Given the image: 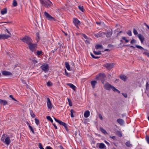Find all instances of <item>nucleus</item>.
<instances>
[{
  "mask_svg": "<svg viewBox=\"0 0 149 149\" xmlns=\"http://www.w3.org/2000/svg\"><path fill=\"white\" fill-rule=\"evenodd\" d=\"M78 8L79 9L81 10L82 12H84V8L83 6H78Z\"/></svg>",
  "mask_w": 149,
  "mask_h": 149,
  "instance_id": "32",
  "label": "nucleus"
},
{
  "mask_svg": "<svg viewBox=\"0 0 149 149\" xmlns=\"http://www.w3.org/2000/svg\"><path fill=\"white\" fill-rule=\"evenodd\" d=\"M2 74L4 76H8L10 75H12V74L10 72L7 71L6 70L3 71L2 72Z\"/></svg>",
  "mask_w": 149,
  "mask_h": 149,
  "instance_id": "13",
  "label": "nucleus"
},
{
  "mask_svg": "<svg viewBox=\"0 0 149 149\" xmlns=\"http://www.w3.org/2000/svg\"><path fill=\"white\" fill-rule=\"evenodd\" d=\"M46 118L47 119L50 121L52 123H53V120L50 116H47Z\"/></svg>",
  "mask_w": 149,
  "mask_h": 149,
  "instance_id": "33",
  "label": "nucleus"
},
{
  "mask_svg": "<svg viewBox=\"0 0 149 149\" xmlns=\"http://www.w3.org/2000/svg\"><path fill=\"white\" fill-rule=\"evenodd\" d=\"M125 145L128 147H130L132 146V144H130V141H129L126 142L125 143Z\"/></svg>",
  "mask_w": 149,
  "mask_h": 149,
  "instance_id": "29",
  "label": "nucleus"
},
{
  "mask_svg": "<svg viewBox=\"0 0 149 149\" xmlns=\"http://www.w3.org/2000/svg\"><path fill=\"white\" fill-rule=\"evenodd\" d=\"M105 146V145L103 143H100L99 146V148L100 149H103Z\"/></svg>",
  "mask_w": 149,
  "mask_h": 149,
  "instance_id": "24",
  "label": "nucleus"
},
{
  "mask_svg": "<svg viewBox=\"0 0 149 149\" xmlns=\"http://www.w3.org/2000/svg\"><path fill=\"white\" fill-rule=\"evenodd\" d=\"M96 79L97 80L100 79V77L99 75L98 76L96 77Z\"/></svg>",
  "mask_w": 149,
  "mask_h": 149,
  "instance_id": "60",
  "label": "nucleus"
},
{
  "mask_svg": "<svg viewBox=\"0 0 149 149\" xmlns=\"http://www.w3.org/2000/svg\"><path fill=\"white\" fill-rule=\"evenodd\" d=\"M9 97L11 98V99H12V100H15V101H17L16 100L15 98H14L13 97V96L12 95H10L9 96Z\"/></svg>",
  "mask_w": 149,
  "mask_h": 149,
  "instance_id": "51",
  "label": "nucleus"
},
{
  "mask_svg": "<svg viewBox=\"0 0 149 149\" xmlns=\"http://www.w3.org/2000/svg\"><path fill=\"white\" fill-rule=\"evenodd\" d=\"M104 86V89L107 90H110L111 89L114 92H116L118 93H120V91L118 90L108 82L106 83Z\"/></svg>",
  "mask_w": 149,
  "mask_h": 149,
  "instance_id": "1",
  "label": "nucleus"
},
{
  "mask_svg": "<svg viewBox=\"0 0 149 149\" xmlns=\"http://www.w3.org/2000/svg\"><path fill=\"white\" fill-rule=\"evenodd\" d=\"M42 53V51H37V54L38 55H40Z\"/></svg>",
  "mask_w": 149,
  "mask_h": 149,
  "instance_id": "48",
  "label": "nucleus"
},
{
  "mask_svg": "<svg viewBox=\"0 0 149 149\" xmlns=\"http://www.w3.org/2000/svg\"><path fill=\"white\" fill-rule=\"evenodd\" d=\"M149 86V84L148 82H147L146 84V89H148V87Z\"/></svg>",
  "mask_w": 149,
  "mask_h": 149,
  "instance_id": "58",
  "label": "nucleus"
},
{
  "mask_svg": "<svg viewBox=\"0 0 149 149\" xmlns=\"http://www.w3.org/2000/svg\"><path fill=\"white\" fill-rule=\"evenodd\" d=\"M47 104L48 108L51 109L52 108V104L49 98H47Z\"/></svg>",
  "mask_w": 149,
  "mask_h": 149,
  "instance_id": "11",
  "label": "nucleus"
},
{
  "mask_svg": "<svg viewBox=\"0 0 149 149\" xmlns=\"http://www.w3.org/2000/svg\"><path fill=\"white\" fill-rule=\"evenodd\" d=\"M46 149H52L50 146H47L46 147Z\"/></svg>",
  "mask_w": 149,
  "mask_h": 149,
  "instance_id": "63",
  "label": "nucleus"
},
{
  "mask_svg": "<svg viewBox=\"0 0 149 149\" xmlns=\"http://www.w3.org/2000/svg\"><path fill=\"white\" fill-rule=\"evenodd\" d=\"M29 128L31 130V131L34 134L35 133L34 130L33 129V128L30 125H29Z\"/></svg>",
  "mask_w": 149,
  "mask_h": 149,
  "instance_id": "39",
  "label": "nucleus"
},
{
  "mask_svg": "<svg viewBox=\"0 0 149 149\" xmlns=\"http://www.w3.org/2000/svg\"><path fill=\"white\" fill-rule=\"evenodd\" d=\"M138 36L139 39L140 40L141 43H142L144 40V38L141 34H139L138 35Z\"/></svg>",
  "mask_w": 149,
  "mask_h": 149,
  "instance_id": "15",
  "label": "nucleus"
},
{
  "mask_svg": "<svg viewBox=\"0 0 149 149\" xmlns=\"http://www.w3.org/2000/svg\"><path fill=\"white\" fill-rule=\"evenodd\" d=\"M4 142L5 143L6 145H8L10 143V138L9 137L6 138Z\"/></svg>",
  "mask_w": 149,
  "mask_h": 149,
  "instance_id": "14",
  "label": "nucleus"
},
{
  "mask_svg": "<svg viewBox=\"0 0 149 149\" xmlns=\"http://www.w3.org/2000/svg\"><path fill=\"white\" fill-rule=\"evenodd\" d=\"M93 52L95 55H100V54H101L100 51H99V52H97L95 51Z\"/></svg>",
  "mask_w": 149,
  "mask_h": 149,
  "instance_id": "36",
  "label": "nucleus"
},
{
  "mask_svg": "<svg viewBox=\"0 0 149 149\" xmlns=\"http://www.w3.org/2000/svg\"><path fill=\"white\" fill-rule=\"evenodd\" d=\"M112 34V33L111 31L109 32H108L107 33H106L105 35L107 38H109L111 36Z\"/></svg>",
  "mask_w": 149,
  "mask_h": 149,
  "instance_id": "22",
  "label": "nucleus"
},
{
  "mask_svg": "<svg viewBox=\"0 0 149 149\" xmlns=\"http://www.w3.org/2000/svg\"><path fill=\"white\" fill-rule=\"evenodd\" d=\"M146 138L147 142L149 144V136H146Z\"/></svg>",
  "mask_w": 149,
  "mask_h": 149,
  "instance_id": "52",
  "label": "nucleus"
},
{
  "mask_svg": "<svg viewBox=\"0 0 149 149\" xmlns=\"http://www.w3.org/2000/svg\"><path fill=\"white\" fill-rule=\"evenodd\" d=\"M68 101L69 102V104L70 106H72V102H71V101L70 100V99L69 98H68Z\"/></svg>",
  "mask_w": 149,
  "mask_h": 149,
  "instance_id": "42",
  "label": "nucleus"
},
{
  "mask_svg": "<svg viewBox=\"0 0 149 149\" xmlns=\"http://www.w3.org/2000/svg\"><path fill=\"white\" fill-rule=\"evenodd\" d=\"M104 142H105V143L107 144L108 146H109L110 144H109V142H108L107 141L105 140L104 141Z\"/></svg>",
  "mask_w": 149,
  "mask_h": 149,
  "instance_id": "64",
  "label": "nucleus"
},
{
  "mask_svg": "<svg viewBox=\"0 0 149 149\" xmlns=\"http://www.w3.org/2000/svg\"><path fill=\"white\" fill-rule=\"evenodd\" d=\"M41 4L45 7L48 8L50 7L52 4L49 0H40Z\"/></svg>",
  "mask_w": 149,
  "mask_h": 149,
  "instance_id": "3",
  "label": "nucleus"
},
{
  "mask_svg": "<svg viewBox=\"0 0 149 149\" xmlns=\"http://www.w3.org/2000/svg\"><path fill=\"white\" fill-rule=\"evenodd\" d=\"M97 83V81L95 80L92 81L91 82V84L92 87L94 88H95V85Z\"/></svg>",
  "mask_w": 149,
  "mask_h": 149,
  "instance_id": "20",
  "label": "nucleus"
},
{
  "mask_svg": "<svg viewBox=\"0 0 149 149\" xmlns=\"http://www.w3.org/2000/svg\"><path fill=\"white\" fill-rule=\"evenodd\" d=\"M127 33L130 36H132V32L130 30L128 31V32H127Z\"/></svg>",
  "mask_w": 149,
  "mask_h": 149,
  "instance_id": "44",
  "label": "nucleus"
},
{
  "mask_svg": "<svg viewBox=\"0 0 149 149\" xmlns=\"http://www.w3.org/2000/svg\"><path fill=\"white\" fill-rule=\"evenodd\" d=\"M135 46L136 47L140 49H144L142 47L139 45H136Z\"/></svg>",
  "mask_w": 149,
  "mask_h": 149,
  "instance_id": "41",
  "label": "nucleus"
},
{
  "mask_svg": "<svg viewBox=\"0 0 149 149\" xmlns=\"http://www.w3.org/2000/svg\"><path fill=\"white\" fill-rule=\"evenodd\" d=\"M30 115H31V116L32 118H34L36 116L35 114H34L33 111L31 110L30 111Z\"/></svg>",
  "mask_w": 149,
  "mask_h": 149,
  "instance_id": "35",
  "label": "nucleus"
},
{
  "mask_svg": "<svg viewBox=\"0 0 149 149\" xmlns=\"http://www.w3.org/2000/svg\"><path fill=\"white\" fill-rule=\"evenodd\" d=\"M67 84L74 90H75V89L76 88V87L73 84L71 83H67Z\"/></svg>",
  "mask_w": 149,
  "mask_h": 149,
  "instance_id": "19",
  "label": "nucleus"
},
{
  "mask_svg": "<svg viewBox=\"0 0 149 149\" xmlns=\"http://www.w3.org/2000/svg\"><path fill=\"white\" fill-rule=\"evenodd\" d=\"M20 39L23 42L26 43L28 45L32 41L31 38L30 37L27 36H25L23 38H20Z\"/></svg>",
  "mask_w": 149,
  "mask_h": 149,
  "instance_id": "4",
  "label": "nucleus"
},
{
  "mask_svg": "<svg viewBox=\"0 0 149 149\" xmlns=\"http://www.w3.org/2000/svg\"><path fill=\"white\" fill-rule=\"evenodd\" d=\"M117 121L120 125H123L124 123V121L122 119L120 118L117 119Z\"/></svg>",
  "mask_w": 149,
  "mask_h": 149,
  "instance_id": "16",
  "label": "nucleus"
},
{
  "mask_svg": "<svg viewBox=\"0 0 149 149\" xmlns=\"http://www.w3.org/2000/svg\"><path fill=\"white\" fill-rule=\"evenodd\" d=\"M37 45L36 44H33L31 42L29 45V47L30 49L32 52H34L37 47Z\"/></svg>",
  "mask_w": 149,
  "mask_h": 149,
  "instance_id": "5",
  "label": "nucleus"
},
{
  "mask_svg": "<svg viewBox=\"0 0 149 149\" xmlns=\"http://www.w3.org/2000/svg\"><path fill=\"white\" fill-rule=\"evenodd\" d=\"M82 36H83V37L85 39H88V38L87 36L84 34H82Z\"/></svg>",
  "mask_w": 149,
  "mask_h": 149,
  "instance_id": "55",
  "label": "nucleus"
},
{
  "mask_svg": "<svg viewBox=\"0 0 149 149\" xmlns=\"http://www.w3.org/2000/svg\"><path fill=\"white\" fill-rule=\"evenodd\" d=\"M44 14L46 18L49 20H54V18L52 16L50 15L47 13L46 11L44 12Z\"/></svg>",
  "mask_w": 149,
  "mask_h": 149,
  "instance_id": "8",
  "label": "nucleus"
},
{
  "mask_svg": "<svg viewBox=\"0 0 149 149\" xmlns=\"http://www.w3.org/2000/svg\"><path fill=\"white\" fill-rule=\"evenodd\" d=\"M117 134L118 136L120 137H121L122 136V135L120 131H118L117 132Z\"/></svg>",
  "mask_w": 149,
  "mask_h": 149,
  "instance_id": "37",
  "label": "nucleus"
},
{
  "mask_svg": "<svg viewBox=\"0 0 149 149\" xmlns=\"http://www.w3.org/2000/svg\"><path fill=\"white\" fill-rule=\"evenodd\" d=\"M41 68L42 70L45 72H47L49 70L48 65L47 64H44L41 66Z\"/></svg>",
  "mask_w": 149,
  "mask_h": 149,
  "instance_id": "6",
  "label": "nucleus"
},
{
  "mask_svg": "<svg viewBox=\"0 0 149 149\" xmlns=\"http://www.w3.org/2000/svg\"><path fill=\"white\" fill-rule=\"evenodd\" d=\"M5 138H6L5 136H4V135H3L1 138V140L4 142L5 141Z\"/></svg>",
  "mask_w": 149,
  "mask_h": 149,
  "instance_id": "47",
  "label": "nucleus"
},
{
  "mask_svg": "<svg viewBox=\"0 0 149 149\" xmlns=\"http://www.w3.org/2000/svg\"><path fill=\"white\" fill-rule=\"evenodd\" d=\"M103 48V46L101 45H97L95 46V48L96 49H98L99 48L102 49Z\"/></svg>",
  "mask_w": 149,
  "mask_h": 149,
  "instance_id": "26",
  "label": "nucleus"
},
{
  "mask_svg": "<svg viewBox=\"0 0 149 149\" xmlns=\"http://www.w3.org/2000/svg\"><path fill=\"white\" fill-rule=\"evenodd\" d=\"M104 66L107 69L110 70L113 68V64L110 63H107L104 65Z\"/></svg>",
  "mask_w": 149,
  "mask_h": 149,
  "instance_id": "7",
  "label": "nucleus"
},
{
  "mask_svg": "<svg viewBox=\"0 0 149 149\" xmlns=\"http://www.w3.org/2000/svg\"><path fill=\"white\" fill-rule=\"evenodd\" d=\"M100 130L104 134H107V132L103 128H100Z\"/></svg>",
  "mask_w": 149,
  "mask_h": 149,
  "instance_id": "28",
  "label": "nucleus"
},
{
  "mask_svg": "<svg viewBox=\"0 0 149 149\" xmlns=\"http://www.w3.org/2000/svg\"><path fill=\"white\" fill-rule=\"evenodd\" d=\"M120 78L124 81H125L127 79V77L125 75H121L120 76Z\"/></svg>",
  "mask_w": 149,
  "mask_h": 149,
  "instance_id": "23",
  "label": "nucleus"
},
{
  "mask_svg": "<svg viewBox=\"0 0 149 149\" xmlns=\"http://www.w3.org/2000/svg\"><path fill=\"white\" fill-rule=\"evenodd\" d=\"M36 40L38 42L40 38H39V34L38 33H36Z\"/></svg>",
  "mask_w": 149,
  "mask_h": 149,
  "instance_id": "30",
  "label": "nucleus"
},
{
  "mask_svg": "<svg viewBox=\"0 0 149 149\" xmlns=\"http://www.w3.org/2000/svg\"><path fill=\"white\" fill-rule=\"evenodd\" d=\"M13 5L14 7H16L17 5V3L15 0H13Z\"/></svg>",
  "mask_w": 149,
  "mask_h": 149,
  "instance_id": "34",
  "label": "nucleus"
},
{
  "mask_svg": "<svg viewBox=\"0 0 149 149\" xmlns=\"http://www.w3.org/2000/svg\"><path fill=\"white\" fill-rule=\"evenodd\" d=\"M143 54L146 55L147 56L149 57V53L147 52H143Z\"/></svg>",
  "mask_w": 149,
  "mask_h": 149,
  "instance_id": "49",
  "label": "nucleus"
},
{
  "mask_svg": "<svg viewBox=\"0 0 149 149\" xmlns=\"http://www.w3.org/2000/svg\"><path fill=\"white\" fill-rule=\"evenodd\" d=\"M73 22L76 26L78 28V25L80 23V22L77 19L74 18Z\"/></svg>",
  "mask_w": 149,
  "mask_h": 149,
  "instance_id": "12",
  "label": "nucleus"
},
{
  "mask_svg": "<svg viewBox=\"0 0 149 149\" xmlns=\"http://www.w3.org/2000/svg\"><path fill=\"white\" fill-rule=\"evenodd\" d=\"M7 102L6 100L0 99V103L2 105H5L7 104Z\"/></svg>",
  "mask_w": 149,
  "mask_h": 149,
  "instance_id": "17",
  "label": "nucleus"
},
{
  "mask_svg": "<svg viewBox=\"0 0 149 149\" xmlns=\"http://www.w3.org/2000/svg\"><path fill=\"white\" fill-rule=\"evenodd\" d=\"M32 61L35 64H36L38 63L37 61L34 59L32 60Z\"/></svg>",
  "mask_w": 149,
  "mask_h": 149,
  "instance_id": "57",
  "label": "nucleus"
},
{
  "mask_svg": "<svg viewBox=\"0 0 149 149\" xmlns=\"http://www.w3.org/2000/svg\"><path fill=\"white\" fill-rule=\"evenodd\" d=\"M41 4L45 7L48 8L50 7L52 4L49 0H40Z\"/></svg>",
  "mask_w": 149,
  "mask_h": 149,
  "instance_id": "2",
  "label": "nucleus"
},
{
  "mask_svg": "<svg viewBox=\"0 0 149 149\" xmlns=\"http://www.w3.org/2000/svg\"><path fill=\"white\" fill-rule=\"evenodd\" d=\"M122 95L124 96V97L125 98H127V94L126 93H122Z\"/></svg>",
  "mask_w": 149,
  "mask_h": 149,
  "instance_id": "53",
  "label": "nucleus"
},
{
  "mask_svg": "<svg viewBox=\"0 0 149 149\" xmlns=\"http://www.w3.org/2000/svg\"><path fill=\"white\" fill-rule=\"evenodd\" d=\"M99 117L100 118V119H101V120H102L103 119V118L102 115L100 114H99Z\"/></svg>",
  "mask_w": 149,
  "mask_h": 149,
  "instance_id": "54",
  "label": "nucleus"
},
{
  "mask_svg": "<svg viewBox=\"0 0 149 149\" xmlns=\"http://www.w3.org/2000/svg\"><path fill=\"white\" fill-rule=\"evenodd\" d=\"M5 31H6L8 33V35H10V36H11V34L7 29H6L5 30Z\"/></svg>",
  "mask_w": 149,
  "mask_h": 149,
  "instance_id": "59",
  "label": "nucleus"
},
{
  "mask_svg": "<svg viewBox=\"0 0 149 149\" xmlns=\"http://www.w3.org/2000/svg\"><path fill=\"white\" fill-rule=\"evenodd\" d=\"M70 116L71 117H73L74 116L73 113H74V111L73 109H71L70 111Z\"/></svg>",
  "mask_w": 149,
  "mask_h": 149,
  "instance_id": "31",
  "label": "nucleus"
},
{
  "mask_svg": "<svg viewBox=\"0 0 149 149\" xmlns=\"http://www.w3.org/2000/svg\"><path fill=\"white\" fill-rule=\"evenodd\" d=\"M90 116V111L88 110L86 111L84 113V116L85 118H88Z\"/></svg>",
  "mask_w": 149,
  "mask_h": 149,
  "instance_id": "18",
  "label": "nucleus"
},
{
  "mask_svg": "<svg viewBox=\"0 0 149 149\" xmlns=\"http://www.w3.org/2000/svg\"><path fill=\"white\" fill-rule=\"evenodd\" d=\"M63 126L65 127L66 130H67V124L65 123V124L63 125Z\"/></svg>",
  "mask_w": 149,
  "mask_h": 149,
  "instance_id": "56",
  "label": "nucleus"
},
{
  "mask_svg": "<svg viewBox=\"0 0 149 149\" xmlns=\"http://www.w3.org/2000/svg\"><path fill=\"white\" fill-rule=\"evenodd\" d=\"M35 120L36 124L37 125H38L39 123V120L37 118H36L35 119Z\"/></svg>",
  "mask_w": 149,
  "mask_h": 149,
  "instance_id": "38",
  "label": "nucleus"
},
{
  "mask_svg": "<svg viewBox=\"0 0 149 149\" xmlns=\"http://www.w3.org/2000/svg\"><path fill=\"white\" fill-rule=\"evenodd\" d=\"M11 36L10 35H7L5 34H0V39H7L8 38L10 37Z\"/></svg>",
  "mask_w": 149,
  "mask_h": 149,
  "instance_id": "10",
  "label": "nucleus"
},
{
  "mask_svg": "<svg viewBox=\"0 0 149 149\" xmlns=\"http://www.w3.org/2000/svg\"><path fill=\"white\" fill-rule=\"evenodd\" d=\"M7 9L6 8H5L2 10L1 11V13L2 15H4L7 13Z\"/></svg>",
  "mask_w": 149,
  "mask_h": 149,
  "instance_id": "25",
  "label": "nucleus"
},
{
  "mask_svg": "<svg viewBox=\"0 0 149 149\" xmlns=\"http://www.w3.org/2000/svg\"><path fill=\"white\" fill-rule=\"evenodd\" d=\"M110 137L113 139H116V137L115 136H110Z\"/></svg>",
  "mask_w": 149,
  "mask_h": 149,
  "instance_id": "62",
  "label": "nucleus"
},
{
  "mask_svg": "<svg viewBox=\"0 0 149 149\" xmlns=\"http://www.w3.org/2000/svg\"><path fill=\"white\" fill-rule=\"evenodd\" d=\"M100 79H104L106 77V76L104 74H99Z\"/></svg>",
  "mask_w": 149,
  "mask_h": 149,
  "instance_id": "21",
  "label": "nucleus"
},
{
  "mask_svg": "<svg viewBox=\"0 0 149 149\" xmlns=\"http://www.w3.org/2000/svg\"><path fill=\"white\" fill-rule=\"evenodd\" d=\"M47 86H52V84L51 82L48 81L47 83Z\"/></svg>",
  "mask_w": 149,
  "mask_h": 149,
  "instance_id": "46",
  "label": "nucleus"
},
{
  "mask_svg": "<svg viewBox=\"0 0 149 149\" xmlns=\"http://www.w3.org/2000/svg\"><path fill=\"white\" fill-rule=\"evenodd\" d=\"M105 34L106 33L104 32H100L97 34H95L94 36L97 38L100 37H104Z\"/></svg>",
  "mask_w": 149,
  "mask_h": 149,
  "instance_id": "9",
  "label": "nucleus"
},
{
  "mask_svg": "<svg viewBox=\"0 0 149 149\" xmlns=\"http://www.w3.org/2000/svg\"><path fill=\"white\" fill-rule=\"evenodd\" d=\"M65 67L67 68V69L69 70H70V65H69L68 63L67 62H65Z\"/></svg>",
  "mask_w": 149,
  "mask_h": 149,
  "instance_id": "27",
  "label": "nucleus"
},
{
  "mask_svg": "<svg viewBox=\"0 0 149 149\" xmlns=\"http://www.w3.org/2000/svg\"><path fill=\"white\" fill-rule=\"evenodd\" d=\"M136 42V40H135V39H132V40H131V42H131V44H134V43H135V42Z\"/></svg>",
  "mask_w": 149,
  "mask_h": 149,
  "instance_id": "50",
  "label": "nucleus"
},
{
  "mask_svg": "<svg viewBox=\"0 0 149 149\" xmlns=\"http://www.w3.org/2000/svg\"><path fill=\"white\" fill-rule=\"evenodd\" d=\"M133 32L134 34L135 35H136L138 34V32H137V31L135 29H133Z\"/></svg>",
  "mask_w": 149,
  "mask_h": 149,
  "instance_id": "40",
  "label": "nucleus"
},
{
  "mask_svg": "<svg viewBox=\"0 0 149 149\" xmlns=\"http://www.w3.org/2000/svg\"><path fill=\"white\" fill-rule=\"evenodd\" d=\"M122 39L123 40H124L125 42L126 43L128 42L129 41L128 40L126 39V38L125 37H122Z\"/></svg>",
  "mask_w": 149,
  "mask_h": 149,
  "instance_id": "43",
  "label": "nucleus"
},
{
  "mask_svg": "<svg viewBox=\"0 0 149 149\" xmlns=\"http://www.w3.org/2000/svg\"><path fill=\"white\" fill-rule=\"evenodd\" d=\"M90 54H91V56H92V57L94 58H95V56H94V55H93V54L92 53H91Z\"/></svg>",
  "mask_w": 149,
  "mask_h": 149,
  "instance_id": "61",
  "label": "nucleus"
},
{
  "mask_svg": "<svg viewBox=\"0 0 149 149\" xmlns=\"http://www.w3.org/2000/svg\"><path fill=\"white\" fill-rule=\"evenodd\" d=\"M39 147L40 149H44L43 148L42 145L40 143H39Z\"/></svg>",
  "mask_w": 149,
  "mask_h": 149,
  "instance_id": "45",
  "label": "nucleus"
}]
</instances>
